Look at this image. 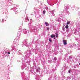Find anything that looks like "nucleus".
Returning a JSON list of instances; mask_svg holds the SVG:
<instances>
[{
  "mask_svg": "<svg viewBox=\"0 0 80 80\" xmlns=\"http://www.w3.org/2000/svg\"><path fill=\"white\" fill-rule=\"evenodd\" d=\"M23 43L24 45L26 47H28V46L30 45L29 43L27 44V41L26 40L23 41Z\"/></svg>",
  "mask_w": 80,
  "mask_h": 80,
  "instance_id": "1",
  "label": "nucleus"
},
{
  "mask_svg": "<svg viewBox=\"0 0 80 80\" xmlns=\"http://www.w3.org/2000/svg\"><path fill=\"white\" fill-rule=\"evenodd\" d=\"M40 68L39 67L37 68V69L36 70V72H39V71H40Z\"/></svg>",
  "mask_w": 80,
  "mask_h": 80,
  "instance_id": "2",
  "label": "nucleus"
},
{
  "mask_svg": "<svg viewBox=\"0 0 80 80\" xmlns=\"http://www.w3.org/2000/svg\"><path fill=\"white\" fill-rule=\"evenodd\" d=\"M62 42L64 43V45H67V42H66V41H65V40H63Z\"/></svg>",
  "mask_w": 80,
  "mask_h": 80,
  "instance_id": "3",
  "label": "nucleus"
},
{
  "mask_svg": "<svg viewBox=\"0 0 80 80\" xmlns=\"http://www.w3.org/2000/svg\"><path fill=\"white\" fill-rule=\"evenodd\" d=\"M23 31L24 33H25V34H27V32L26 29H23Z\"/></svg>",
  "mask_w": 80,
  "mask_h": 80,
  "instance_id": "4",
  "label": "nucleus"
},
{
  "mask_svg": "<svg viewBox=\"0 0 80 80\" xmlns=\"http://www.w3.org/2000/svg\"><path fill=\"white\" fill-rule=\"evenodd\" d=\"M45 24L46 26H47V27H48V26L49 25V24H48V22H45Z\"/></svg>",
  "mask_w": 80,
  "mask_h": 80,
  "instance_id": "5",
  "label": "nucleus"
},
{
  "mask_svg": "<svg viewBox=\"0 0 80 80\" xmlns=\"http://www.w3.org/2000/svg\"><path fill=\"white\" fill-rule=\"evenodd\" d=\"M51 38H54L55 37V36L54 35H51Z\"/></svg>",
  "mask_w": 80,
  "mask_h": 80,
  "instance_id": "6",
  "label": "nucleus"
},
{
  "mask_svg": "<svg viewBox=\"0 0 80 80\" xmlns=\"http://www.w3.org/2000/svg\"><path fill=\"white\" fill-rule=\"evenodd\" d=\"M29 28H31V27H32V25H31V22H30L29 23Z\"/></svg>",
  "mask_w": 80,
  "mask_h": 80,
  "instance_id": "7",
  "label": "nucleus"
},
{
  "mask_svg": "<svg viewBox=\"0 0 80 80\" xmlns=\"http://www.w3.org/2000/svg\"><path fill=\"white\" fill-rule=\"evenodd\" d=\"M70 21H68V22H67L66 24L67 25H69V24H70Z\"/></svg>",
  "mask_w": 80,
  "mask_h": 80,
  "instance_id": "8",
  "label": "nucleus"
},
{
  "mask_svg": "<svg viewBox=\"0 0 80 80\" xmlns=\"http://www.w3.org/2000/svg\"><path fill=\"white\" fill-rule=\"evenodd\" d=\"M65 28H66V29H68V25H67L65 26Z\"/></svg>",
  "mask_w": 80,
  "mask_h": 80,
  "instance_id": "9",
  "label": "nucleus"
},
{
  "mask_svg": "<svg viewBox=\"0 0 80 80\" xmlns=\"http://www.w3.org/2000/svg\"><path fill=\"white\" fill-rule=\"evenodd\" d=\"M49 42H52V40H51V38H49Z\"/></svg>",
  "mask_w": 80,
  "mask_h": 80,
  "instance_id": "10",
  "label": "nucleus"
},
{
  "mask_svg": "<svg viewBox=\"0 0 80 80\" xmlns=\"http://www.w3.org/2000/svg\"><path fill=\"white\" fill-rule=\"evenodd\" d=\"M53 60H55V61H56L57 60V58L56 57L54 58Z\"/></svg>",
  "mask_w": 80,
  "mask_h": 80,
  "instance_id": "11",
  "label": "nucleus"
},
{
  "mask_svg": "<svg viewBox=\"0 0 80 80\" xmlns=\"http://www.w3.org/2000/svg\"><path fill=\"white\" fill-rule=\"evenodd\" d=\"M46 12L45 11H43V13L44 15H45V14Z\"/></svg>",
  "mask_w": 80,
  "mask_h": 80,
  "instance_id": "12",
  "label": "nucleus"
},
{
  "mask_svg": "<svg viewBox=\"0 0 80 80\" xmlns=\"http://www.w3.org/2000/svg\"><path fill=\"white\" fill-rule=\"evenodd\" d=\"M66 14L67 15H69V12H68V11H67V12L66 13Z\"/></svg>",
  "mask_w": 80,
  "mask_h": 80,
  "instance_id": "13",
  "label": "nucleus"
},
{
  "mask_svg": "<svg viewBox=\"0 0 80 80\" xmlns=\"http://www.w3.org/2000/svg\"><path fill=\"white\" fill-rule=\"evenodd\" d=\"M56 37H58V34H56Z\"/></svg>",
  "mask_w": 80,
  "mask_h": 80,
  "instance_id": "14",
  "label": "nucleus"
},
{
  "mask_svg": "<svg viewBox=\"0 0 80 80\" xmlns=\"http://www.w3.org/2000/svg\"><path fill=\"white\" fill-rule=\"evenodd\" d=\"M14 12H17V9L16 10L15 9H14Z\"/></svg>",
  "mask_w": 80,
  "mask_h": 80,
  "instance_id": "15",
  "label": "nucleus"
},
{
  "mask_svg": "<svg viewBox=\"0 0 80 80\" xmlns=\"http://www.w3.org/2000/svg\"><path fill=\"white\" fill-rule=\"evenodd\" d=\"M49 28L48 27L47 28V30H49Z\"/></svg>",
  "mask_w": 80,
  "mask_h": 80,
  "instance_id": "16",
  "label": "nucleus"
},
{
  "mask_svg": "<svg viewBox=\"0 0 80 80\" xmlns=\"http://www.w3.org/2000/svg\"><path fill=\"white\" fill-rule=\"evenodd\" d=\"M18 40L17 41V42H16V44H17V43H18Z\"/></svg>",
  "mask_w": 80,
  "mask_h": 80,
  "instance_id": "17",
  "label": "nucleus"
},
{
  "mask_svg": "<svg viewBox=\"0 0 80 80\" xmlns=\"http://www.w3.org/2000/svg\"><path fill=\"white\" fill-rule=\"evenodd\" d=\"M68 73H70V70L68 71Z\"/></svg>",
  "mask_w": 80,
  "mask_h": 80,
  "instance_id": "18",
  "label": "nucleus"
},
{
  "mask_svg": "<svg viewBox=\"0 0 80 80\" xmlns=\"http://www.w3.org/2000/svg\"><path fill=\"white\" fill-rule=\"evenodd\" d=\"M8 54H10V52H8Z\"/></svg>",
  "mask_w": 80,
  "mask_h": 80,
  "instance_id": "19",
  "label": "nucleus"
},
{
  "mask_svg": "<svg viewBox=\"0 0 80 80\" xmlns=\"http://www.w3.org/2000/svg\"><path fill=\"white\" fill-rule=\"evenodd\" d=\"M30 22H32V19H30Z\"/></svg>",
  "mask_w": 80,
  "mask_h": 80,
  "instance_id": "20",
  "label": "nucleus"
},
{
  "mask_svg": "<svg viewBox=\"0 0 80 80\" xmlns=\"http://www.w3.org/2000/svg\"><path fill=\"white\" fill-rule=\"evenodd\" d=\"M52 15H53V14L54 13L53 12H52Z\"/></svg>",
  "mask_w": 80,
  "mask_h": 80,
  "instance_id": "21",
  "label": "nucleus"
},
{
  "mask_svg": "<svg viewBox=\"0 0 80 80\" xmlns=\"http://www.w3.org/2000/svg\"><path fill=\"white\" fill-rule=\"evenodd\" d=\"M27 20H28V19H27Z\"/></svg>",
  "mask_w": 80,
  "mask_h": 80,
  "instance_id": "22",
  "label": "nucleus"
},
{
  "mask_svg": "<svg viewBox=\"0 0 80 80\" xmlns=\"http://www.w3.org/2000/svg\"><path fill=\"white\" fill-rule=\"evenodd\" d=\"M51 12V13H52V11H51V12Z\"/></svg>",
  "mask_w": 80,
  "mask_h": 80,
  "instance_id": "23",
  "label": "nucleus"
},
{
  "mask_svg": "<svg viewBox=\"0 0 80 80\" xmlns=\"http://www.w3.org/2000/svg\"><path fill=\"white\" fill-rule=\"evenodd\" d=\"M79 65H80V63H79Z\"/></svg>",
  "mask_w": 80,
  "mask_h": 80,
  "instance_id": "24",
  "label": "nucleus"
},
{
  "mask_svg": "<svg viewBox=\"0 0 80 80\" xmlns=\"http://www.w3.org/2000/svg\"><path fill=\"white\" fill-rule=\"evenodd\" d=\"M63 26H65V25L63 24Z\"/></svg>",
  "mask_w": 80,
  "mask_h": 80,
  "instance_id": "25",
  "label": "nucleus"
}]
</instances>
